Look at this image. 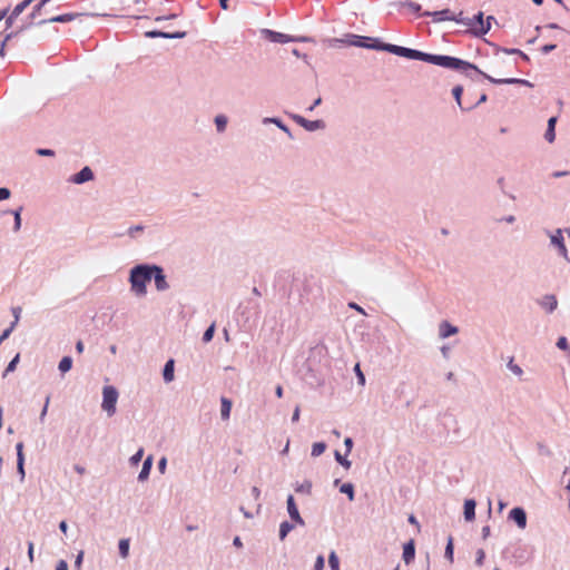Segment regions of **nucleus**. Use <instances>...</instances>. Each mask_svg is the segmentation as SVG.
Returning <instances> with one entry per match:
<instances>
[{
    "instance_id": "f257e3e1",
    "label": "nucleus",
    "mask_w": 570,
    "mask_h": 570,
    "mask_svg": "<svg viewBox=\"0 0 570 570\" xmlns=\"http://www.w3.org/2000/svg\"><path fill=\"white\" fill-rule=\"evenodd\" d=\"M426 62L461 71L465 76H470L469 70L474 71L475 75H482V71L475 65L452 56L428 53Z\"/></svg>"
},
{
    "instance_id": "f03ea898",
    "label": "nucleus",
    "mask_w": 570,
    "mask_h": 570,
    "mask_svg": "<svg viewBox=\"0 0 570 570\" xmlns=\"http://www.w3.org/2000/svg\"><path fill=\"white\" fill-rule=\"evenodd\" d=\"M153 265L138 264L130 269L129 284L130 291L136 296H145L147 294V283L151 279Z\"/></svg>"
},
{
    "instance_id": "7ed1b4c3",
    "label": "nucleus",
    "mask_w": 570,
    "mask_h": 570,
    "mask_svg": "<svg viewBox=\"0 0 570 570\" xmlns=\"http://www.w3.org/2000/svg\"><path fill=\"white\" fill-rule=\"evenodd\" d=\"M118 390L112 385H106L102 389V403L101 409L108 414V416L115 415L117 409L116 404L118 401Z\"/></svg>"
},
{
    "instance_id": "20e7f679",
    "label": "nucleus",
    "mask_w": 570,
    "mask_h": 570,
    "mask_svg": "<svg viewBox=\"0 0 570 570\" xmlns=\"http://www.w3.org/2000/svg\"><path fill=\"white\" fill-rule=\"evenodd\" d=\"M389 52L396 55L399 57H403L411 60H421L426 62L428 52H423L417 49H412L407 47H402L397 45H392V47H389Z\"/></svg>"
},
{
    "instance_id": "39448f33",
    "label": "nucleus",
    "mask_w": 570,
    "mask_h": 570,
    "mask_svg": "<svg viewBox=\"0 0 570 570\" xmlns=\"http://www.w3.org/2000/svg\"><path fill=\"white\" fill-rule=\"evenodd\" d=\"M289 117L301 127H303L307 131H316V130H323L326 127V124L322 119L317 120H308L304 118L301 115L297 114H289Z\"/></svg>"
},
{
    "instance_id": "423d86ee",
    "label": "nucleus",
    "mask_w": 570,
    "mask_h": 570,
    "mask_svg": "<svg viewBox=\"0 0 570 570\" xmlns=\"http://www.w3.org/2000/svg\"><path fill=\"white\" fill-rule=\"evenodd\" d=\"M86 16H89V14L88 13H79V12L63 13V14L55 16L49 19H42L39 21L35 20V24L42 26V24L52 23V22L66 23V22L73 21L78 18L86 17Z\"/></svg>"
},
{
    "instance_id": "0eeeda50",
    "label": "nucleus",
    "mask_w": 570,
    "mask_h": 570,
    "mask_svg": "<svg viewBox=\"0 0 570 570\" xmlns=\"http://www.w3.org/2000/svg\"><path fill=\"white\" fill-rule=\"evenodd\" d=\"M151 278L155 281V287L157 291L165 292L169 288V283L167 282L163 267L153 265Z\"/></svg>"
},
{
    "instance_id": "6e6552de",
    "label": "nucleus",
    "mask_w": 570,
    "mask_h": 570,
    "mask_svg": "<svg viewBox=\"0 0 570 570\" xmlns=\"http://www.w3.org/2000/svg\"><path fill=\"white\" fill-rule=\"evenodd\" d=\"M370 40H372V37L357 36V35L350 33V35H346L345 39H333L332 41L342 42L347 46H354V47L367 49V45H368Z\"/></svg>"
},
{
    "instance_id": "1a4fd4ad",
    "label": "nucleus",
    "mask_w": 570,
    "mask_h": 570,
    "mask_svg": "<svg viewBox=\"0 0 570 570\" xmlns=\"http://www.w3.org/2000/svg\"><path fill=\"white\" fill-rule=\"evenodd\" d=\"M261 35L263 36V38H265L266 40L274 42V43H287V42H292V40H293V36L282 33L278 31H274L271 29H266V28L261 30Z\"/></svg>"
},
{
    "instance_id": "9d476101",
    "label": "nucleus",
    "mask_w": 570,
    "mask_h": 570,
    "mask_svg": "<svg viewBox=\"0 0 570 570\" xmlns=\"http://www.w3.org/2000/svg\"><path fill=\"white\" fill-rule=\"evenodd\" d=\"M482 76L484 79H487L490 82L495 83V85H522V86L533 87V85L529 80H525V79H520V78H500L499 79V78H493L483 71H482Z\"/></svg>"
},
{
    "instance_id": "9b49d317",
    "label": "nucleus",
    "mask_w": 570,
    "mask_h": 570,
    "mask_svg": "<svg viewBox=\"0 0 570 570\" xmlns=\"http://www.w3.org/2000/svg\"><path fill=\"white\" fill-rule=\"evenodd\" d=\"M537 303L548 314L553 313L558 307V298L554 294H546Z\"/></svg>"
},
{
    "instance_id": "f8f14e48",
    "label": "nucleus",
    "mask_w": 570,
    "mask_h": 570,
    "mask_svg": "<svg viewBox=\"0 0 570 570\" xmlns=\"http://www.w3.org/2000/svg\"><path fill=\"white\" fill-rule=\"evenodd\" d=\"M508 520L513 521L520 529L527 527V513L521 507L513 508L508 515Z\"/></svg>"
},
{
    "instance_id": "ddd939ff",
    "label": "nucleus",
    "mask_w": 570,
    "mask_h": 570,
    "mask_svg": "<svg viewBox=\"0 0 570 570\" xmlns=\"http://www.w3.org/2000/svg\"><path fill=\"white\" fill-rule=\"evenodd\" d=\"M35 0H23L18 3L11 13L6 18V28L12 27L14 20L29 7Z\"/></svg>"
},
{
    "instance_id": "4468645a",
    "label": "nucleus",
    "mask_w": 570,
    "mask_h": 570,
    "mask_svg": "<svg viewBox=\"0 0 570 570\" xmlns=\"http://www.w3.org/2000/svg\"><path fill=\"white\" fill-rule=\"evenodd\" d=\"M287 504V512L289 514V518L298 525H304L305 522L303 518L299 514L298 508L295 503L294 497L289 494L286 500Z\"/></svg>"
},
{
    "instance_id": "2eb2a0df",
    "label": "nucleus",
    "mask_w": 570,
    "mask_h": 570,
    "mask_svg": "<svg viewBox=\"0 0 570 570\" xmlns=\"http://www.w3.org/2000/svg\"><path fill=\"white\" fill-rule=\"evenodd\" d=\"M94 179V171L90 167L85 166L80 171L72 175L69 181L76 185H81Z\"/></svg>"
},
{
    "instance_id": "dca6fc26",
    "label": "nucleus",
    "mask_w": 570,
    "mask_h": 570,
    "mask_svg": "<svg viewBox=\"0 0 570 570\" xmlns=\"http://www.w3.org/2000/svg\"><path fill=\"white\" fill-rule=\"evenodd\" d=\"M186 31L165 32L159 30L147 31L145 36L147 38H165V39H183L186 37Z\"/></svg>"
},
{
    "instance_id": "f3484780",
    "label": "nucleus",
    "mask_w": 570,
    "mask_h": 570,
    "mask_svg": "<svg viewBox=\"0 0 570 570\" xmlns=\"http://www.w3.org/2000/svg\"><path fill=\"white\" fill-rule=\"evenodd\" d=\"M550 239H551V244L557 246L559 254L562 257L568 258V249L564 245V238H563L561 229H557L556 233L551 235Z\"/></svg>"
},
{
    "instance_id": "a211bd4d",
    "label": "nucleus",
    "mask_w": 570,
    "mask_h": 570,
    "mask_svg": "<svg viewBox=\"0 0 570 570\" xmlns=\"http://www.w3.org/2000/svg\"><path fill=\"white\" fill-rule=\"evenodd\" d=\"M423 17H432L434 22H441L451 20L452 13L449 9H443L440 11H424L422 12Z\"/></svg>"
},
{
    "instance_id": "6ab92c4d",
    "label": "nucleus",
    "mask_w": 570,
    "mask_h": 570,
    "mask_svg": "<svg viewBox=\"0 0 570 570\" xmlns=\"http://www.w3.org/2000/svg\"><path fill=\"white\" fill-rule=\"evenodd\" d=\"M32 26H33V21H31V22H29V23H27V24H21V26H20L16 31H11V32H9V33L4 37V39H3L2 43H1V47H0V56H2V57L4 56V46H6V43H7L10 39H12V38H14V37L19 36L20 33H22L23 31L28 30V29H29V28H31Z\"/></svg>"
},
{
    "instance_id": "aec40b11",
    "label": "nucleus",
    "mask_w": 570,
    "mask_h": 570,
    "mask_svg": "<svg viewBox=\"0 0 570 570\" xmlns=\"http://www.w3.org/2000/svg\"><path fill=\"white\" fill-rule=\"evenodd\" d=\"M404 562L406 564H410L411 562L414 561V558H415V546H414V540L411 539L410 541H407L404 546H403V556H402Z\"/></svg>"
},
{
    "instance_id": "412c9836",
    "label": "nucleus",
    "mask_w": 570,
    "mask_h": 570,
    "mask_svg": "<svg viewBox=\"0 0 570 570\" xmlns=\"http://www.w3.org/2000/svg\"><path fill=\"white\" fill-rule=\"evenodd\" d=\"M459 332V328L448 321H443L440 323L439 326V335L441 338H446L449 336H452Z\"/></svg>"
},
{
    "instance_id": "4be33fe9",
    "label": "nucleus",
    "mask_w": 570,
    "mask_h": 570,
    "mask_svg": "<svg viewBox=\"0 0 570 570\" xmlns=\"http://www.w3.org/2000/svg\"><path fill=\"white\" fill-rule=\"evenodd\" d=\"M493 52L494 55H498L499 52H504V53H518V56L529 62L530 61V58L527 53H524L523 51H521L520 49H517V48H504V47H500L498 45H494L493 46Z\"/></svg>"
},
{
    "instance_id": "5701e85b",
    "label": "nucleus",
    "mask_w": 570,
    "mask_h": 570,
    "mask_svg": "<svg viewBox=\"0 0 570 570\" xmlns=\"http://www.w3.org/2000/svg\"><path fill=\"white\" fill-rule=\"evenodd\" d=\"M475 505L476 502L473 499H466L464 501L463 514L466 521H473L475 519Z\"/></svg>"
},
{
    "instance_id": "b1692460",
    "label": "nucleus",
    "mask_w": 570,
    "mask_h": 570,
    "mask_svg": "<svg viewBox=\"0 0 570 570\" xmlns=\"http://www.w3.org/2000/svg\"><path fill=\"white\" fill-rule=\"evenodd\" d=\"M151 466H153V455H149L145 459V461L142 463V468L138 474L139 482H144L148 479V476L150 474Z\"/></svg>"
},
{
    "instance_id": "393cba45",
    "label": "nucleus",
    "mask_w": 570,
    "mask_h": 570,
    "mask_svg": "<svg viewBox=\"0 0 570 570\" xmlns=\"http://www.w3.org/2000/svg\"><path fill=\"white\" fill-rule=\"evenodd\" d=\"M263 124H274L276 125L281 130H283L291 139H293V135L291 129L282 121V119L277 117H266L263 119Z\"/></svg>"
},
{
    "instance_id": "a878e982",
    "label": "nucleus",
    "mask_w": 570,
    "mask_h": 570,
    "mask_svg": "<svg viewBox=\"0 0 570 570\" xmlns=\"http://www.w3.org/2000/svg\"><path fill=\"white\" fill-rule=\"evenodd\" d=\"M175 362L173 358L168 360L163 370V377L166 383L174 381Z\"/></svg>"
},
{
    "instance_id": "bb28decb",
    "label": "nucleus",
    "mask_w": 570,
    "mask_h": 570,
    "mask_svg": "<svg viewBox=\"0 0 570 570\" xmlns=\"http://www.w3.org/2000/svg\"><path fill=\"white\" fill-rule=\"evenodd\" d=\"M389 47H392V43H385L382 42L377 38H372V40L368 41L367 49L379 50V51H386L389 52Z\"/></svg>"
},
{
    "instance_id": "cd10ccee",
    "label": "nucleus",
    "mask_w": 570,
    "mask_h": 570,
    "mask_svg": "<svg viewBox=\"0 0 570 570\" xmlns=\"http://www.w3.org/2000/svg\"><path fill=\"white\" fill-rule=\"evenodd\" d=\"M220 416L223 420H228L230 416L232 401L225 396L220 399Z\"/></svg>"
},
{
    "instance_id": "c85d7f7f",
    "label": "nucleus",
    "mask_w": 570,
    "mask_h": 570,
    "mask_svg": "<svg viewBox=\"0 0 570 570\" xmlns=\"http://www.w3.org/2000/svg\"><path fill=\"white\" fill-rule=\"evenodd\" d=\"M394 6L399 7V8H403V7H406L409 8L412 12L416 13V14H421V4L416 3V2H413V1H410V0H405V1H399L396 3H394Z\"/></svg>"
},
{
    "instance_id": "c756f323",
    "label": "nucleus",
    "mask_w": 570,
    "mask_h": 570,
    "mask_svg": "<svg viewBox=\"0 0 570 570\" xmlns=\"http://www.w3.org/2000/svg\"><path fill=\"white\" fill-rule=\"evenodd\" d=\"M483 22V12L476 13L473 18L468 19L466 26L471 29L472 33L474 35V29H478V27Z\"/></svg>"
},
{
    "instance_id": "7c9ffc66",
    "label": "nucleus",
    "mask_w": 570,
    "mask_h": 570,
    "mask_svg": "<svg viewBox=\"0 0 570 570\" xmlns=\"http://www.w3.org/2000/svg\"><path fill=\"white\" fill-rule=\"evenodd\" d=\"M491 20H493V17L492 16H489L487 18V22H482L478 29H474V36L476 37H480V36H484L485 33L489 32V30L491 29Z\"/></svg>"
},
{
    "instance_id": "2f4dec72",
    "label": "nucleus",
    "mask_w": 570,
    "mask_h": 570,
    "mask_svg": "<svg viewBox=\"0 0 570 570\" xmlns=\"http://www.w3.org/2000/svg\"><path fill=\"white\" fill-rule=\"evenodd\" d=\"M71 367H72V358L70 356H63L60 360L59 365H58V368L61 372V374L67 373L68 371L71 370Z\"/></svg>"
},
{
    "instance_id": "473e14b6",
    "label": "nucleus",
    "mask_w": 570,
    "mask_h": 570,
    "mask_svg": "<svg viewBox=\"0 0 570 570\" xmlns=\"http://www.w3.org/2000/svg\"><path fill=\"white\" fill-rule=\"evenodd\" d=\"M462 92H463V87L462 86H455L452 89V95H453L455 101L458 102V105L460 106V108L462 110H470V109H472L473 107H466L465 108V107L462 106V102H461Z\"/></svg>"
},
{
    "instance_id": "72a5a7b5",
    "label": "nucleus",
    "mask_w": 570,
    "mask_h": 570,
    "mask_svg": "<svg viewBox=\"0 0 570 570\" xmlns=\"http://www.w3.org/2000/svg\"><path fill=\"white\" fill-rule=\"evenodd\" d=\"M228 119L225 115H217L215 117V125L218 132H224L226 130Z\"/></svg>"
},
{
    "instance_id": "f704fd0d",
    "label": "nucleus",
    "mask_w": 570,
    "mask_h": 570,
    "mask_svg": "<svg viewBox=\"0 0 570 570\" xmlns=\"http://www.w3.org/2000/svg\"><path fill=\"white\" fill-rule=\"evenodd\" d=\"M294 529V524L288 521H283L279 525V539L283 541L286 535Z\"/></svg>"
},
{
    "instance_id": "c9c22d12",
    "label": "nucleus",
    "mask_w": 570,
    "mask_h": 570,
    "mask_svg": "<svg viewBox=\"0 0 570 570\" xmlns=\"http://www.w3.org/2000/svg\"><path fill=\"white\" fill-rule=\"evenodd\" d=\"M50 0H40L31 11V21L35 22V20L41 14V10L43 7L49 2Z\"/></svg>"
},
{
    "instance_id": "e433bc0d",
    "label": "nucleus",
    "mask_w": 570,
    "mask_h": 570,
    "mask_svg": "<svg viewBox=\"0 0 570 570\" xmlns=\"http://www.w3.org/2000/svg\"><path fill=\"white\" fill-rule=\"evenodd\" d=\"M129 543H130V540L129 539H121L119 541V544H118V548H119V554L121 556V558H127L128 554H129Z\"/></svg>"
},
{
    "instance_id": "4c0bfd02",
    "label": "nucleus",
    "mask_w": 570,
    "mask_h": 570,
    "mask_svg": "<svg viewBox=\"0 0 570 570\" xmlns=\"http://www.w3.org/2000/svg\"><path fill=\"white\" fill-rule=\"evenodd\" d=\"M325 450H326V443L325 442H315L312 445L311 455L314 456V458L320 456Z\"/></svg>"
},
{
    "instance_id": "58836bf2",
    "label": "nucleus",
    "mask_w": 570,
    "mask_h": 570,
    "mask_svg": "<svg viewBox=\"0 0 570 570\" xmlns=\"http://www.w3.org/2000/svg\"><path fill=\"white\" fill-rule=\"evenodd\" d=\"M340 491L348 497L350 501L354 500V485L352 483H344L341 485Z\"/></svg>"
},
{
    "instance_id": "ea45409f",
    "label": "nucleus",
    "mask_w": 570,
    "mask_h": 570,
    "mask_svg": "<svg viewBox=\"0 0 570 570\" xmlns=\"http://www.w3.org/2000/svg\"><path fill=\"white\" fill-rule=\"evenodd\" d=\"M20 354H17L7 365L2 376L6 377L9 373L13 372L19 363Z\"/></svg>"
},
{
    "instance_id": "a19ab883",
    "label": "nucleus",
    "mask_w": 570,
    "mask_h": 570,
    "mask_svg": "<svg viewBox=\"0 0 570 570\" xmlns=\"http://www.w3.org/2000/svg\"><path fill=\"white\" fill-rule=\"evenodd\" d=\"M507 366L517 376H521L523 374V370L521 368V366H519L517 363H514L513 357H510Z\"/></svg>"
},
{
    "instance_id": "79ce46f5",
    "label": "nucleus",
    "mask_w": 570,
    "mask_h": 570,
    "mask_svg": "<svg viewBox=\"0 0 570 570\" xmlns=\"http://www.w3.org/2000/svg\"><path fill=\"white\" fill-rule=\"evenodd\" d=\"M21 212H22V207H19L18 209L11 212L14 217V224H13L14 232L20 230V228H21Z\"/></svg>"
},
{
    "instance_id": "37998d69",
    "label": "nucleus",
    "mask_w": 570,
    "mask_h": 570,
    "mask_svg": "<svg viewBox=\"0 0 570 570\" xmlns=\"http://www.w3.org/2000/svg\"><path fill=\"white\" fill-rule=\"evenodd\" d=\"M328 564L332 570H340V559L334 551L328 556Z\"/></svg>"
},
{
    "instance_id": "c03bdc74",
    "label": "nucleus",
    "mask_w": 570,
    "mask_h": 570,
    "mask_svg": "<svg viewBox=\"0 0 570 570\" xmlns=\"http://www.w3.org/2000/svg\"><path fill=\"white\" fill-rule=\"evenodd\" d=\"M334 456H335V460L345 469H350L351 468V461L346 459V455L343 456L340 451H335L334 453Z\"/></svg>"
},
{
    "instance_id": "a18cd8bd",
    "label": "nucleus",
    "mask_w": 570,
    "mask_h": 570,
    "mask_svg": "<svg viewBox=\"0 0 570 570\" xmlns=\"http://www.w3.org/2000/svg\"><path fill=\"white\" fill-rule=\"evenodd\" d=\"M557 347L562 350V351H567L569 356H570V346H569V343H568V340L566 336H560L557 341Z\"/></svg>"
},
{
    "instance_id": "49530a36",
    "label": "nucleus",
    "mask_w": 570,
    "mask_h": 570,
    "mask_svg": "<svg viewBox=\"0 0 570 570\" xmlns=\"http://www.w3.org/2000/svg\"><path fill=\"white\" fill-rule=\"evenodd\" d=\"M444 557L446 559H449L451 563L453 562V540H452V538H449V540H448L445 551H444Z\"/></svg>"
},
{
    "instance_id": "de8ad7c7",
    "label": "nucleus",
    "mask_w": 570,
    "mask_h": 570,
    "mask_svg": "<svg viewBox=\"0 0 570 570\" xmlns=\"http://www.w3.org/2000/svg\"><path fill=\"white\" fill-rule=\"evenodd\" d=\"M312 490V483L309 481H304L302 484H298L295 488L296 492L309 494Z\"/></svg>"
},
{
    "instance_id": "09e8293b",
    "label": "nucleus",
    "mask_w": 570,
    "mask_h": 570,
    "mask_svg": "<svg viewBox=\"0 0 570 570\" xmlns=\"http://www.w3.org/2000/svg\"><path fill=\"white\" fill-rule=\"evenodd\" d=\"M215 333V324H212L203 334V342L208 343L213 340Z\"/></svg>"
},
{
    "instance_id": "8fccbe9b",
    "label": "nucleus",
    "mask_w": 570,
    "mask_h": 570,
    "mask_svg": "<svg viewBox=\"0 0 570 570\" xmlns=\"http://www.w3.org/2000/svg\"><path fill=\"white\" fill-rule=\"evenodd\" d=\"M17 472L20 476V480L23 481L24 480V475H26V472H24V458H20V460H17Z\"/></svg>"
},
{
    "instance_id": "3c124183",
    "label": "nucleus",
    "mask_w": 570,
    "mask_h": 570,
    "mask_svg": "<svg viewBox=\"0 0 570 570\" xmlns=\"http://www.w3.org/2000/svg\"><path fill=\"white\" fill-rule=\"evenodd\" d=\"M142 455H144V449L140 448L130 459V464L131 465H137L141 459H142Z\"/></svg>"
},
{
    "instance_id": "603ef678",
    "label": "nucleus",
    "mask_w": 570,
    "mask_h": 570,
    "mask_svg": "<svg viewBox=\"0 0 570 570\" xmlns=\"http://www.w3.org/2000/svg\"><path fill=\"white\" fill-rule=\"evenodd\" d=\"M145 229V226L144 225H134V226H130L128 228V235L131 237V238H135L137 233L139 232H142Z\"/></svg>"
},
{
    "instance_id": "864d4df0",
    "label": "nucleus",
    "mask_w": 570,
    "mask_h": 570,
    "mask_svg": "<svg viewBox=\"0 0 570 570\" xmlns=\"http://www.w3.org/2000/svg\"><path fill=\"white\" fill-rule=\"evenodd\" d=\"M562 481L566 482V491L570 492V469L566 468L562 473Z\"/></svg>"
},
{
    "instance_id": "5fc2aeb1",
    "label": "nucleus",
    "mask_w": 570,
    "mask_h": 570,
    "mask_svg": "<svg viewBox=\"0 0 570 570\" xmlns=\"http://www.w3.org/2000/svg\"><path fill=\"white\" fill-rule=\"evenodd\" d=\"M14 327L16 323H11L10 326L2 332V334L0 335V344L10 336Z\"/></svg>"
},
{
    "instance_id": "6e6d98bb",
    "label": "nucleus",
    "mask_w": 570,
    "mask_h": 570,
    "mask_svg": "<svg viewBox=\"0 0 570 570\" xmlns=\"http://www.w3.org/2000/svg\"><path fill=\"white\" fill-rule=\"evenodd\" d=\"M468 19H469V18H464V17H463V12L461 11V12H460L459 14H456V16L452 14V18H451V20H450V21H455V22H458V23H462V24L466 26V23H468Z\"/></svg>"
},
{
    "instance_id": "4d7b16f0",
    "label": "nucleus",
    "mask_w": 570,
    "mask_h": 570,
    "mask_svg": "<svg viewBox=\"0 0 570 570\" xmlns=\"http://www.w3.org/2000/svg\"><path fill=\"white\" fill-rule=\"evenodd\" d=\"M544 138L548 142H553L556 139V129L547 128Z\"/></svg>"
},
{
    "instance_id": "13d9d810",
    "label": "nucleus",
    "mask_w": 570,
    "mask_h": 570,
    "mask_svg": "<svg viewBox=\"0 0 570 570\" xmlns=\"http://www.w3.org/2000/svg\"><path fill=\"white\" fill-rule=\"evenodd\" d=\"M37 155L39 156H46V157H52L55 156V150L52 149H47V148H38L36 150Z\"/></svg>"
},
{
    "instance_id": "bf43d9fd",
    "label": "nucleus",
    "mask_w": 570,
    "mask_h": 570,
    "mask_svg": "<svg viewBox=\"0 0 570 570\" xmlns=\"http://www.w3.org/2000/svg\"><path fill=\"white\" fill-rule=\"evenodd\" d=\"M49 402H50V396H47L46 401H45V405H43L42 411H41L40 416H39V420H40L41 423L45 422V419H46V415H47V411H48Z\"/></svg>"
},
{
    "instance_id": "052dcab7",
    "label": "nucleus",
    "mask_w": 570,
    "mask_h": 570,
    "mask_svg": "<svg viewBox=\"0 0 570 570\" xmlns=\"http://www.w3.org/2000/svg\"><path fill=\"white\" fill-rule=\"evenodd\" d=\"M325 559L322 554H320L314 564V570H323L324 569Z\"/></svg>"
},
{
    "instance_id": "680f3d73",
    "label": "nucleus",
    "mask_w": 570,
    "mask_h": 570,
    "mask_svg": "<svg viewBox=\"0 0 570 570\" xmlns=\"http://www.w3.org/2000/svg\"><path fill=\"white\" fill-rule=\"evenodd\" d=\"M484 559H485V553L482 549H479L476 551V559H475V563L481 567L483 566V562H484Z\"/></svg>"
},
{
    "instance_id": "e2e57ef3",
    "label": "nucleus",
    "mask_w": 570,
    "mask_h": 570,
    "mask_svg": "<svg viewBox=\"0 0 570 570\" xmlns=\"http://www.w3.org/2000/svg\"><path fill=\"white\" fill-rule=\"evenodd\" d=\"M538 450H539V452L541 454H543L546 456H551L552 455L551 450L547 445H544L542 443H538Z\"/></svg>"
},
{
    "instance_id": "0e129e2a",
    "label": "nucleus",
    "mask_w": 570,
    "mask_h": 570,
    "mask_svg": "<svg viewBox=\"0 0 570 570\" xmlns=\"http://www.w3.org/2000/svg\"><path fill=\"white\" fill-rule=\"evenodd\" d=\"M11 312H12V314L14 316V320H13L12 323H16V325H17L18 322H19V318H20L21 307L20 306L12 307Z\"/></svg>"
},
{
    "instance_id": "69168bd1",
    "label": "nucleus",
    "mask_w": 570,
    "mask_h": 570,
    "mask_svg": "<svg viewBox=\"0 0 570 570\" xmlns=\"http://www.w3.org/2000/svg\"><path fill=\"white\" fill-rule=\"evenodd\" d=\"M10 190L6 187H0V200H6L10 197Z\"/></svg>"
},
{
    "instance_id": "338daca9",
    "label": "nucleus",
    "mask_w": 570,
    "mask_h": 570,
    "mask_svg": "<svg viewBox=\"0 0 570 570\" xmlns=\"http://www.w3.org/2000/svg\"><path fill=\"white\" fill-rule=\"evenodd\" d=\"M556 48H557V46H556V45H553V43H549V45H544V46L541 48V51H542V53L548 55V53H550L551 51H553Z\"/></svg>"
},
{
    "instance_id": "774afa93",
    "label": "nucleus",
    "mask_w": 570,
    "mask_h": 570,
    "mask_svg": "<svg viewBox=\"0 0 570 570\" xmlns=\"http://www.w3.org/2000/svg\"><path fill=\"white\" fill-rule=\"evenodd\" d=\"M56 570H68V563L65 560H60L57 563Z\"/></svg>"
}]
</instances>
